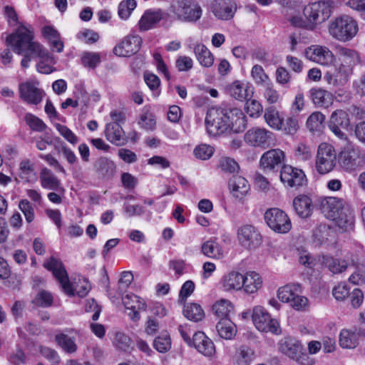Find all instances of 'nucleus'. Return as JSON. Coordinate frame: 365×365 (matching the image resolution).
Instances as JSON below:
<instances>
[{
    "label": "nucleus",
    "instance_id": "nucleus-47",
    "mask_svg": "<svg viewBox=\"0 0 365 365\" xmlns=\"http://www.w3.org/2000/svg\"><path fill=\"white\" fill-rule=\"evenodd\" d=\"M212 310L220 319H229L228 316L232 310V306L229 300L220 299L213 304Z\"/></svg>",
    "mask_w": 365,
    "mask_h": 365
},
{
    "label": "nucleus",
    "instance_id": "nucleus-41",
    "mask_svg": "<svg viewBox=\"0 0 365 365\" xmlns=\"http://www.w3.org/2000/svg\"><path fill=\"white\" fill-rule=\"evenodd\" d=\"M19 177L26 182H34L37 179L34 164L29 159H24L19 164Z\"/></svg>",
    "mask_w": 365,
    "mask_h": 365
},
{
    "label": "nucleus",
    "instance_id": "nucleus-5",
    "mask_svg": "<svg viewBox=\"0 0 365 365\" xmlns=\"http://www.w3.org/2000/svg\"><path fill=\"white\" fill-rule=\"evenodd\" d=\"M358 30L357 21L349 15H341L334 18L328 26L330 36L342 42L352 39L356 35Z\"/></svg>",
    "mask_w": 365,
    "mask_h": 365
},
{
    "label": "nucleus",
    "instance_id": "nucleus-53",
    "mask_svg": "<svg viewBox=\"0 0 365 365\" xmlns=\"http://www.w3.org/2000/svg\"><path fill=\"white\" fill-rule=\"evenodd\" d=\"M215 152V148L207 144L202 143L196 146L193 150L195 158L200 160H206L210 159Z\"/></svg>",
    "mask_w": 365,
    "mask_h": 365
},
{
    "label": "nucleus",
    "instance_id": "nucleus-43",
    "mask_svg": "<svg viewBox=\"0 0 365 365\" xmlns=\"http://www.w3.org/2000/svg\"><path fill=\"white\" fill-rule=\"evenodd\" d=\"M216 329L220 336L225 339H231L237 332L235 324L230 319H220Z\"/></svg>",
    "mask_w": 365,
    "mask_h": 365
},
{
    "label": "nucleus",
    "instance_id": "nucleus-25",
    "mask_svg": "<svg viewBox=\"0 0 365 365\" xmlns=\"http://www.w3.org/2000/svg\"><path fill=\"white\" fill-rule=\"evenodd\" d=\"M191 346H194L199 353L207 357L214 356L216 351L213 341L202 331L194 334Z\"/></svg>",
    "mask_w": 365,
    "mask_h": 365
},
{
    "label": "nucleus",
    "instance_id": "nucleus-39",
    "mask_svg": "<svg viewBox=\"0 0 365 365\" xmlns=\"http://www.w3.org/2000/svg\"><path fill=\"white\" fill-rule=\"evenodd\" d=\"M230 190L234 197H243L250 190L247 180L242 176H234L229 182Z\"/></svg>",
    "mask_w": 365,
    "mask_h": 365
},
{
    "label": "nucleus",
    "instance_id": "nucleus-44",
    "mask_svg": "<svg viewBox=\"0 0 365 365\" xmlns=\"http://www.w3.org/2000/svg\"><path fill=\"white\" fill-rule=\"evenodd\" d=\"M299 284H288L279 288L277 297L282 302L289 303L296 294L301 292Z\"/></svg>",
    "mask_w": 365,
    "mask_h": 365
},
{
    "label": "nucleus",
    "instance_id": "nucleus-50",
    "mask_svg": "<svg viewBox=\"0 0 365 365\" xmlns=\"http://www.w3.org/2000/svg\"><path fill=\"white\" fill-rule=\"evenodd\" d=\"M251 76L256 84L268 85L270 79L262 66L256 64L251 69Z\"/></svg>",
    "mask_w": 365,
    "mask_h": 365
},
{
    "label": "nucleus",
    "instance_id": "nucleus-1",
    "mask_svg": "<svg viewBox=\"0 0 365 365\" xmlns=\"http://www.w3.org/2000/svg\"><path fill=\"white\" fill-rule=\"evenodd\" d=\"M34 31L31 28L20 25L16 31L6 38V41L12 47L14 52L22 55L21 67L27 68L31 58H39L36 70L43 74H49L56 71L53 65L56 61L52 55L39 43L34 41Z\"/></svg>",
    "mask_w": 365,
    "mask_h": 365
},
{
    "label": "nucleus",
    "instance_id": "nucleus-58",
    "mask_svg": "<svg viewBox=\"0 0 365 365\" xmlns=\"http://www.w3.org/2000/svg\"><path fill=\"white\" fill-rule=\"evenodd\" d=\"M55 127L59 133L71 144L76 145L78 142V137L67 126L56 123Z\"/></svg>",
    "mask_w": 365,
    "mask_h": 365
},
{
    "label": "nucleus",
    "instance_id": "nucleus-34",
    "mask_svg": "<svg viewBox=\"0 0 365 365\" xmlns=\"http://www.w3.org/2000/svg\"><path fill=\"white\" fill-rule=\"evenodd\" d=\"M229 93L234 98L244 101L251 98L253 94V88L239 81H234L228 88Z\"/></svg>",
    "mask_w": 365,
    "mask_h": 365
},
{
    "label": "nucleus",
    "instance_id": "nucleus-14",
    "mask_svg": "<svg viewBox=\"0 0 365 365\" xmlns=\"http://www.w3.org/2000/svg\"><path fill=\"white\" fill-rule=\"evenodd\" d=\"M317 205L324 216L329 220L336 218L338 214L346 207L344 200L336 197H320Z\"/></svg>",
    "mask_w": 365,
    "mask_h": 365
},
{
    "label": "nucleus",
    "instance_id": "nucleus-26",
    "mask_svg": "<svg viewBox=\"0 0 365 365\" xmlns=\"http://www.w3.org/2000/svg\"><path fill=\"white\" fill-rule=\"evenodd\" d=\"M227 123L229 124V130L234 133H240L244 131L247 126L246 116L243 112L238 108L225 109Z\"/></svg>",
    "mask_w": 365,
    "mask_h": 365
},
{
    "label": "nucleus",
    "instance_id": "nucleus-37",
    "mask_svg": "<svg viewBox=\"0 0 365 365\" xmlns=\"http://www.w3.org/2000/svg\"><path fill=\"white\" fill-rule=\"evenodd\" d=\"M331 220L334 221L335 225L341 232L351 230L354 226V215L348 207H346L336 218Z\"/></svg>",
    "mask_w": 365,
    "mask_h": 365
},
{
    "label": "nucleus",
    "instance_id": "nucleus-40",
    "mask_svg": "<svg viewBox=\"0 0 365 365\" xmlns=\"http://www.w3.org/2000/svg\"><path fill=\"white\" fill-rule=\"evenodd\" d=\"M322 262L333 274L342 273L348 267L346 260L330 256H323Z\"/></svg>",
    "mask_w": 365,
    "mask_h": 365
},
{
    "label": "nucleus",
    "instance_id": "nucleus-48",
    "mask_svg": "<svg viewBox=\"0 0 365 365\" xmlns=\"http://www.w3.org/2000/svg\"><path fill=\"white\" fill-rule=\"evenodd\" d=\"M217 168L223 173L232 174L240 170L238 163L230 157H222L220 159Z\"/></svg>",
    "mask_w": 365,
    "mask_h": 365
},
{
    "label": "nucleus",
    "instance_id": "nucleus-32",
    "mask_svg": "<svg viewBox=\"0 0 365 365\" xmlns=\"http://www.w3.org/2000/svg\"><path fill=\"white\" fill-rule=\"evenodd\" d=\"M201 252L213 259H222L225 256L224 250L216 238L204 242L201 245Z\"/></svg>",
    "mask_w": 365,
    "mask_h": 365
},
{
    "label": "nucleus",
    "instance_id": "nucleus-31",
    "mask_svg": "<svg viewBox=\"0 0 365 365\" xmlns=\"http://www.w3.org/2000/svg\"><path fill=\"white\" fill-rule=\"evenodd\" d=\"M105 134L106 139L117 146L123 145L127 142L125 132L118 123H107Z\"/></svg>",
    "mask_w": 365,
    "mask_h": 365
},
{
    "label": "nucleus",
    "instance_id": "nucleus-4",
    "mask_svg": "<svg viewBox=\"0 0 365 365\" xmlns=\"http://www.w3.org/2000/svg\"><path fill=\"white\" fill-rule=\"evenodd\" d=\"M338 164L346 173L356 172L365 165V153L358 145L349 143L341 148Z\"/></svg>",
    "mask_w": 365,
    "mask_h": 365
},
{
    "label": "nucleus",
    "instance_id": "nucleus-52",
    "mask_svg": "<svg viewBox=\"0 0 365 365\" xmlns=\"http://www.w3.org/2000/svg\"><path fill=\"white\" fill-rule=\"evenodd\" d=\"M154 348L160 353H165L171 348V339L167 333L156 337L153 341Z\"/></svg>",
    "mask_w": 365,
    "mask_h": 365
},
{
    "label": "nucleus",
    "instance_id": "nucleus-30",
    "mask_svg": "<svg viewBox=\"0 0 365 365\" xmlns=\"http://www.w3.org/2000/svg\"><path fill=\"white\" fill-rule=\"evenodd\" d=\"M41 185L43 188L64 192L60 180L47 168L41 169L39 174Z\"/></svg>",
    "mask_w": 365,
    "mask_h": 365
},
{
    "label": "nucleus",
    "instance_id": "nucleus-17",
    "mask_svg": "<svg viewBox=\"0 0 365 365\" xmlns=\"http://www.w3.org/2000/svg\"><path fill=\"white\" fill-rule=\"evenodd\" d=\"M280 180L287 187H297L305 183L306 175L302 170L285 165L281 169Z\"/></svg>",
    "mask_w": 365,
    "mask_h": 365
},
{
    "label": "nucleus",
    "instance_id": "nucleus-10",
    "mask_svg": "<svg viewBox=\"0 0 365 365\" xmlns=\"http://www.w3.org/2000/svg\"><path fill=\"white\" fill-rule=\"evenodd\" d=\"M264 220L269 227L277 233L286 234L292 229V222L287 214L277 207L265 212Z\"/></svg>",
    "mask_w": 365,
    "mask_h": 365
},
{
    "label": "nucleus",
    "instance_id": "nucleus-24",
    "mask_svg": "<svg viewBox=\"0 0 365 365\" xmlns=\"http://www.w3.org/2000/svg\"><path fill=\"white\" fill-rule=\"evenodd\" d=\"M73 333L77 331L73 329H66L55 335L56 343L67 354H73L78 350L76 337L72 336Z\"/></svg>",
    "mask_w": 365,
    "mask_h": 365
},
{
    "label": "nucleus",
    "instance_id": "nucleus-36",
    "mask_svg": "<svg viewBox=\"0 0 365 365\" xmlns=\"http://www.w3.org/2000/svg\"><path fill=\"white\" fill-rule=\"evenodd\" d=\"M222 286L227 292L239 291L243 287V274L238 272H230L222 279Z\"/></svg>",
    "mask_w": 365,
    "mask_h": 365
},
{
    "label": "nucleus",
    "instance_id": "nucleus-19",
    "mask_svg": "<svg viewBox=\"0 0 365 365\" xmlns=\"http://www.w3.org/2000/svg\"><path fill=\"white\" fill-rule=\"evenodd\" d=\"M142 44V38L138 35H128L113 48L115 55L122 57H129L135 54Z\"/></svg>",
    "mask_w": 365,
    "mask_h": 365
},
{
    "label": "nucleus",
    "instance_id": "nucleus-29",
    "mask_svg": "<svg viewBox=\"0 0 365 365\" xmlns=\"http://www.w3.org/2000/svg\"><path fill=\"white\" fill-rule=\"evenodd\" d=\"M309 92L311 100L317 107L328 108L334 103V96L327 90L314 88H312Z\"/></svg>",
    "mask_w": 365,
    "mask_h": 365
},
{
    "label": "nucleus",
    "instance_id": "nucleus-59",
    "mask_svg": "<svg viewBox=\"0 0 365 365\" xmlns=\"http://www.w3.org/2000/svg\"><path fill=\"white\" fill-rule=\"evenodd\" d=\"M123 210L128 217L141 216L145 213V208L142 205L139 204L132 205L128 202H124Z\"/></svg>",
    "mask_w": 365,
    "mask_h": 365
},
{
    "label": "nucleus",
    "instance_id": "nucleus-2",
    "mask_svg": "<svg viewBox=\"0 0 365 365\" xmlns=\"http://www.w3.org/2000/svg\"><path fill=\"white\" fill-rule=\"evenodd\" d=\"M334 6L333 0H314L304 7L302 16L287 11L286 19L294 28L314 31L330 17Z\"/></svg>",
    "mask_w": 365,
    "mask_h": 365
},
{
    "label": "nucleus",
    "instance_id": "nucleus-45",
    "mask_svg": "<svg viewBox=\"0 0 365 365\" xmlns=\"http://www.w3.org/2000/svg\"><path fill=\"white\" fill-rule=\"evenodd\" d=\"M266 123L272 128L277 130L282 129V118L279 112L273 107L266 108L264 114Z\"/></svg>",
    "mask_w": 365,
    "mask_h": 365
},
{
    "label": "nucleus",
    "instance_id": "nucleus-61",
    "mask_svg": "<svg viewBox=\"0 0 365 365\" xmlns=\"http://www.w3.org/2000/svg\"><path fill=\"white\" fill-rule=\"evenodd\" d=\"M295 156L302 161H307L312 158V152L308 145L304 143H299L295 149Z\"/></svg>",
    "mask_w": 365,
    "mask_h": 365
},
{
    "label": "nucleus",
    "instance_id": "nucleus-38",
    "mask_svg": "<svg viewBox=\"0 0 365 365\" xmlns=\"http://www.w3.org/2000/svg\"><path fill=\"white\" fill-rule=\"evenodd\" d=\"M193 52L202 66L210 68L213 65L214 56L203 43H196L193 47Z\"/></svg>",
    "mask_w": 365,
    "mask_h": 365
},
{
    "label": "nucleus",
    "instance_id": "nucleus-8",
    "mask_svg": "<svg viewBox=\"0 0 365 365\" xmlns=\"http://www.w3.org/2000/svg\"><path fill=\"white\" fill-rule=\"evenodd\" d=\"M172 12L181 21L196 22L201 18L202 10L197 4L189 0H177L172 5Z\"/></svg>",
    "mask_w": 365,
    "mask_h": 365
},
{
    "label": "nucleus",
    "instance_id": "nucleus-62",
    "mask_svg": "<svg viewBox=\"0 0 365 365\" xmlns=\"http://www.w3.org/2000/svg\"><path fill=\"white\" fill-rule=\"evenodd\" d=\"M299 129L298 120L294 117H288L285 121L282 120V129L286 134L294 135Z\"/></svg>",
    "mask_w": 365,
    "mask_h": 365
},
{
    "label": "nucleus",
    "instance_id": "nucleus-20",
    "mask_svg": "<svg viewBox=\"0 0 365 365\" xmlns=\"http://www.w3.org/2000/svg\"><path fill=\"white\" fill-rule=\"evenodd\" d=\"M364 337L365 330L361 328L343 329L339 333V344L343 349H351L356 348Z\"/></svg>",
    "mask_w": 365,
    "mask_h": 365
},
{
    "label": "nucleus",
    "instance_id": "nucleus-33",
    "mask_svg": "<svg viewBox=\"0 0 365 365\" xmlns=\"http://www.w3.org/2000/svg\"><path fill=\"white\" fill-rule=\"evenodd\" d=\"M293 207L296 213L302 218L311 216L314 208L312 199L305 195L297 196L293 200Z\"/></svg>",
    "mask_w": 365,
    "mask_h": 365
},
{
    "label": "nucleus",
    "instance_id": "nucleus-27",
    "mask_svg": "<svg viewBox=\"0 0 365 365\" xmlns=\"http://www.w3.org/2000/svg\"><path fill=\"white\" fill-rule=\"evenodd\" d=\"M337 53L339 65L349 68L353 73V68L355 66L361 63V58L357 51L354 49L339 46Z\"/></svg>",
    "mask_w": 365,
    "mask_h": 365
},
{
    "label": "nucleus",
    "instance_id": "nucleus-15",
    "mask_svg": "<svg viewBox=\"0 0 365 365\" xmlns=\"http://www.w3.org/2000/svg\"><path fill=\"white\" fill-rule=\"evenodd\" d=\"M237 240L247 249H255L262 242V236L257 230L250 225H245L237 230Z\"/></svg>",
    "mask_w": 365,
    "mask_h": 365
},
{
    "label": "nucleus",
    "instance_id": "nucleus-51",
    "mask_svg": "<svg viewBox=\"0 0 365 365\" xmlns=\"http://www.w3.org/2000/svg\"><path fill=\"white\" fill-rule=\"evenodd\" d=\"M325 120V116L321 112L312 113L307 120L306 125L308 129L312 131H317L321 129Z\"/></svg>",
    "mask_w": 365,
    "mask_h": 365
},
{
    "label": "nucleus",
    "instance_id": "nucleus-23",
    "mask_svg": "<svg viewBox=\"0 0 365 365\" xmlns=\"http://www.w3.org/2000/svg\"><path fill=\"white\" fill-rule=\"evenodd\" d=\"M285 155L280 149H271L262 154L260 158V165L264 170H273L280 167L284 162Z\"/></svg>",
    "mask_w": 365,
    "mask_h": 365
},
{
    "label": "nucleus",
    "instance_id": "nucleus-7",
    "mask_svg": "<svg viewBox=\"0 0 365 365\" xmlns=\"http://www.w3.org/2000/svg\"><path fill=\"white\" fill-rule=\"evenodd\" d=\"M225 109L211 108L207 110L205 124L208 133L211 135H220L229 131Z\"/></svg>",
    "mask_w": 365,
    "mask_h": 365
},
{
    "label": "nucleus",
    "instance_id": "nucleus-11",
    "mask_svg": "<svg viewBox=\"0 0 365 365\" xmlns=\"http://www.w3.org/2000/svg\"><path fill=\"white\" fill-rule=\"evenodd\" d=\"M244 139L250 146L267 148L274 145V135L266 128L254 127L245 133Z\"/></svg>",
    "mask_w": 365,
    "mask_h": 365
},
{
    "label": "nucleus",
    "instance_id": "nucleus-54",
    "mask_svg": "<svg viewBox=\"0 0 365 365\" xmlns=\"http://www.w3.org/2000/svg\"><path fill=\"white\" fill-rule=\"evenodd\" d=\"M19 208L24 215L27 223H31L35 219V212L32 204L26 199L21 200Z\"/></svg>",
    "mask_w": 365,
    "mask_h": 365
},
{
    "label": "nucleus",
    "instance_id": "nucleus-28",
    "mask_svg": "<svg viewBox=\"0 0 365 365\" xmlns=\"http://www.w3.org/2000/svg\"><path fill=\"white\" fill-rule=\"evenodd\" d=\"M163 18V12L161 9L146 10L138 21V27L140 31H146L153 29Z\"/></svg>",
    "mask_w": 365,
    "mask_h": 365
},
{
    "label": "nucleus",
    "instance_id": "nucleus-55",
    "mask_svg": "<svg viewBox=\"0 0 365 365\" xmlns=\"http://www.w3.org/2000/svg\"><path fill=\"white\" fill-rule=\"evenodd\" d=\"M24 119L29 128L34 131L42 132L47 127L42 120L31 113H26Z\"/></svg>",
    "mask_w": 365,
    "mask_h": 365
},
{
    "label": "nucleus",
    "instance_id": "nucleus-64",
    "mask_svg": "<svg viewBox=\"0 0 365 365\" xmlns=\"http://www.w3.org/2000/svg\"><path fill=\"white\" fill-rule=\"evenodd\" d=\"M246 110L247 113L252 118H256L262 112V105L256 100L250 98L246 100Z\"/></svg>",
    "mask_w": 365,
    "mask_h": 365
},
{
    "label": "nucleus",
    "instance_id": "nucleus-60",
    "mask_svg": "<svg viewBox=\"0 0 365 365\" xmlns=\"http://www.w3.org/2000/svg\"><path fill=\"white\" fill-rule=\"evenodd\" d=\"M82 63L84 66L94 68L101 62V58L98 53L87 52L81 58Z\"/></svg>",
    "mask_w": 365,
    "mask_h": 365
},
{
    "label": "nucleus",
    "instance_id": "nucleus-13",
    "mask_svg": "<svg viewBox=\"0 0 365 365\" xmlns=\"http://www.w3.org/2000/svg\"><path fill=\"white\" fill-rule=\"evenodd\" d=\"M328 126L337 138L341 140H346L347 135L344 130L348 131L351 129L349 113L342 109L334 111L330 116Z\"/></svg>",
    "mask_w": 365,
    "mask_h": 365
},
{
    "label": "nucleus",
    "instance_id": "nucleus-6",
    "mask_svg": "<svg viewBox=\"0 0 365 365\" xmlns=\"http://www.w3.org/2000/svg\"><path fill=\"white\" fill-rule=\"evenodd\" d=\"M279 351L300 365H314V360L311 359L301 341L295 337L285 336L278 342Z\"/></svg>",
    "mask_w": 365,
    "mask_h": 365
},
{
    "label": "nucleus",
    "instance_id": "nucleus-42",
    "mask_svg": "<svg viewBox=\"0 0 365 365\" xmlns=\"http://www.w3.org/2000/svg\"><path fill=\"white\" fill-rule=\"evenodd\" d=\"M94 166L98 174L104 178H110L115 172V163L107 158H98Z\"/></svg>",
    "mask_w": 365,
    "mask_h": 365
},
{
    "label": "nucleus",
    "instance_id": "nucleus-49",
    "mask_svg": "<svg viewBox=\"0 0 365 365\" xmlns=\"http://www.w3.org/2000/svg\"><path fill=\"white\" fill-rule=\"evenodd\" d=\"M122 301L125 309L128 310L146 309V304L144 300L133 294H126L123 297Z\"/></svg>",
    "mask_w": 365,
    "mask_h": 365
},
{
    "label": "nucleus",
    "instance_id": "nucleus-16",
    "mask_svg": "<svg viewBox=\"0 0 365 365\" xmlns=\"http://www.w3.org/2000/svg\"><path fill=\"white\" fill-rule=\"evenodd\" d=\"M20 98L29 104L38 105L43 98L44 92L38 88L37 81H26L19 86Z\"/></svg>",
    "mask_w": 365,
    "mask_h": 365
},
{
    "label": "nucleus",
    "instance_id": "nucleus-35",
    "mask_svg": "<svg viewBox=\"0 0 365 365\" xmlns=\"http://www.w3.org/2000/svg\"><path fill=\"white\" fill-rule=\"evenodd\" d=\"M262 279L259 274L250 271L243 275L242 289L247 294L256 293L262 287Z\"/></svg>",
    "mask_w": 365,
    "mask_h": 365
},
{
    "label": "nucleus",
    "instance_id": "nucleus-57",
    "mask_svg": "<svg viewBox=\"0 0 365 365\" xmlns=\"http://www.w3.org/2000/svg\"><path fill=\"white\" fill-rule=\"evenodd\" d=\"M113 344L118 349L127 351L130 345V339L123 332H116Z\"/></svg>",
    "mask_w": 365,
    "mask_h": 365
},
{
    "label": "nucleus",
    "instance_id": "nucleus-12",
    "mask_svg": "<svg viewBox=\"0 0 365 365\" xmlns=\"http://www.w3.org/2000/svg\"><path fill=\"white\" fill-rule=\"evenodd\" d=\"M252 318L255 326L259 331H269L277 334L280 333L278 322L272 319L264 307L261 306L255 307Z\"/></svg>",
    "mask_w": 365,
    "mask_h": 365
},
{
    "label": "nucleus",
    "instance_id": "nucleus-46",
    "mask_svg": "<svg viewBox=\"0 0 365 365\" xmlns=\"http://www.w3.org/2000/svg\"><path fill=\"white\" fill-rule=\"evenodd\" d=\"M183 314L186 318L194 322L200 321L205 316L202 307L195 303L186 304L184 307Z\"/></svg>",
    "mask_w": 365,
    "mask_h": 365
},
{
    "label": "nucleus",
    "instance_id": "nucleus-63",
    "mask_svg": "<svg viewBox=\"0 0 365 365\" xmlns=\"http://www.w3.org/2000/svg\"><path fill=\"white\" fill-rule=\"evenodd\" d=\"M349 294V288L345 283L338 284L332 290V294L337 301H344Z\"/></svg>",
    "mask_w": 365,
    "mask_h": 365
},
{
    "label": "nucleus",
    "instance_id": "nucleus-18",
    "mask_svg": "<svg viewBox=\"0 0 365 365\" xmlns=\"http://www.w3.org/2000/svg\"><path fill=\"white\" fill-rule=\"evenodd\" d=\"M304 54L309 60L322 66L330 65L334 61V53L324 46L312 45L305 49Z\"/></svg>",
    "mask_w": 365,
    "mask_h": 365
},
{
    "label": "nucleus",
    "instance_id": "nucleus-56",
    "mask_svg": "<svg viewBox=\"0 0 365 365\" xmlns=\"http://www.w3.org/2000/svg\"><path fill=\"white\" fill-rule=\"evenodd\" d=\"M135 7L136 1L135 0L123 1L118 6L119 16L123 19H127Z\"/></svg>",
    "mask_w": 365,
    "mask_h": 365
},
{
    "label": "nucleus",
    "instance_id": "nucleus-22",
    "mask_svg": "<svg viewBox=\"0 0 365 365\" xmlns=\"http://www.w3.org/2000/svg\"><path fill=\"white\" fill-rule=\"evenodd\" d=\"M352 72L341 65L335 66L334 70L328 71L324 76V81L332 87H338L345 85Z\"/></svg>",
    "mask_w": 365,
    "mask_h": 365
},
{
    "label": "nucleus",
    "instance_id": "nucleus-9",
    "mask_svg": "<svg viewBox=\"0 0 365 365\" xmlns=\"http://www.w3.org/2000/svg\"><path fill=\"white\" fill-rule=\"evenodd\" d=\"M336 154L334 148L327 143L319 144L316 156L315 166L320 174H327L336 165Z\"/></svg>",
    "mask_w": 365,
    "mask_h": 365
},
{
    "label": "nucleus",
    "instance_id": "nucleus-21",
    "mask_svg": "<svg viewBox=\"0 0 365 365\" xmlns=\"http://www.w3.org/2000/svg\"><path fill=\"white\" fill-rule=\"evenodd\" d=\"M212 11L218 19L228 21L234 17L237 4L234 0H215Z\"/></svg>",
    "mask_w": 365,
    "mask_h": 365
},
{
    "label": "nucleus",
    "instance_id": "nucleus-3",
    "mask_svg": "<svg viewBox=\"0 0 365 365\" xmlns=\"http://www.w3.org/2000/svg\"><path fill=\"white\" fill-rule=\"evenodd\" d=\"M43 266L52 272L55 278L61 284L63 292L68 296L76 294L81 297H84L89 292L91 285L86 281L81 282L78 289L76 290L73 288L72 284L69 282L68 273L60 259L51 257L45 262Z\"/></svg>",
    "mask_w": 365,
    "mask_h": 365
}]
</instances>
